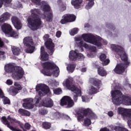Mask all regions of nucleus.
Masks as SVG:
<instances>
[{
    "label": "nucleus",
    "instance_id": "338daca9",
    "mask_svg": "<svg viewBox=\"0 0 131 131\" xmlns=\"http://www.w3.org/2000/svg\"><path fill=\"white\" fill-rule=\"evenodd\" d=\"M57 3H58L59 5H61V4H62V1H61V0H58V1H57Z\"/></svg>",
    "mask_w": 131,
    "mask_h": 131
},
{
    "label": "nucleus",
    "instance_id": "1a4fd4ad",
    "mask_svg": "<svg viewBox=\"0 0 131 131\" xmlns=\"http://www.w3.org/2000/svg\"><path fill=\"white\" fill-rule=\"evenodd\" d=\"M36 91L38 92V95L40 97H42L50 93V88L49 86L45 84H39L36 86Z\"/></svg>",
    "mask_w": 131,
    "mask_h": 131
},
{
    "label": "nucleus",
    "instance_id": "e433bc0d",
    "mask_svg": "<svg viewBox=\"0 0 131 131\" xmlns=\"http://www.w3.org/2000/svg\"><path fill=\"white\" fill-rule=\"evenodd\" d=\"M3 98H4L3 104H4V105H10L11 104V101H10V99H9V98L5 96Z\"/></svg>",
    "mask_w": 131,
    "mask_h": 131
},
{
    "label": "nucleus",
    "instance_id": "f03ea898",
    "mask_svg": "<svg viewBox=\"0 0 131 131\" xmlns=\"http://www.w3.org/2000/svg\"><path fill=\"white\" fill-rule=\"evenodd\" d=\"M31 16L27 18V22L29 27L33 31H35L42 27V21L39 17L40 11L39 9H32L31 10Z\"/></svg>",
    "mask_w": 131,
    "mask_h": 131
},
{
    "label": "nucleus",
    "instance_id": "bb28decb",
    "mask_svg": "<svg viewBox=\"0 0 131 131\" xmlns=\"http://www.w3.org/2000/svg\"><path fill=\"white\" fill-rule=\"evenodd\" d=\"M76 46L79 48L81 52H83V48H85V49L89 48V45L86 43H83V41H80L79 42H76Z\"/></svg>",
    "mask_w": 131,
    "mask_h": 131
},
{
    "label": "nucleus",
    "instance_id": "f8f14e48",
    "mask_svg": "<svg viewBox=\"0 0 131 131\" xmlns=\"http://www.w3.org/2000/svg\"><path fill=\"white\" fill-rule=\"evenodd\" d=\"M77 50L73 51L71 50L69 53V58L72 61H76L77 59H83L84 58V56L82 53H77Z\"/></svg>",
    "mask_w": 131,
    "mask_h": 131
},
{
    "label": "nucleus",
    "instance_id": "f3484780",
    "mask_svg": "<svg viewBox=\"0 0 131 131\" xmlns=\"http://www.w3.org/2000/svg\"><path fill=\"white\" fill-rule=\"evenodd\" d=\"M11 21L16 29L19 30L22 28V23H21V20H20L17 16H12Z\"/></svg>",
    "mask_w": 131,
    "mask_h": 131
},
{
    "label": "nucleus",
    "instance_id": "09e8293b",
    "mask_svg": "<svg viewBox=\"0 0 131 131\" xmlns=\"http://www.w3.org/2000/svg\"><path fill=\"white\" fill-rule=\"evenodd\" d=\"M6 83L8 85H12V84H13V80L11 79H8L6 81Z\"/></svg>",
    "mask_w": 131,
    "mask_h": 131
},
{
    "label": "nucleus",
    "instance_id": "f704fd0d",
    "mask_svg": "<svg viewBox=\"0 0 131 131\" xmlns=\"http://www.w3.org/2000/svg\"><path fill=\"white\" fill-rule=\"evenodd\" d=\"M88 1L89 2L85 6V9L86 10H90V9H91V8H92V7L94 6V1L95 0H88Z\"/></svg>",
    "mask_w": 131,
    "mask_h": 131
},
{
    "label": "nucleus",
    "instance_id": "4c0bfd02",
    "mask_svg": "<svg viewBox=\"0 0 131 131\" xmlns=\"http://www.w3.org/2000/svg\"><path fill=\"white\" fill-rule=\"evenodd\" d=\"M75 69V65L74 64H70L68 67L67 69L70 71V72H73L74 71V69Z\"/></svg>",
    "mask_w": 131,
    "mask_h": 131
},
{
    "label": "nucleus",
    "instance_id": "5fc2aeb1",
    "mask_svg": "<svg viewBox=\"0 0 131 131\" xmlns=\"http://www.w3.org/2000/svg\"><path fill=\"white\" fill-rule=\"evenodd\" d=\"M4 46H5L4 41L2 40V39H0V48H3Z\"/></svg>",
    "mask_w": 131,
    "mask_h": 131
},
{
    "label": "nucleus",
    "instance_id": "a18cd8bd",
    "mask_svg": "<svg viewBox=\"0 0 131 131\" xmlns=\"http://www.w3.org/2000/svg\"><path fill=\"white\" fill-rule=\"evenodd\" d=\"M4 2L5 4H10L11 3V0H0V8H2V6H3Z\"/></svg>",
    "mask_w": 131,
    "mask_h": 131
},
{
    "label": "nucleus",
    "instance_id": "393cba45",
    "mask_svg": "<svg viewBox=\"0 0 131 131\" xmlns=\"http://www.w3.org/2000/svg\"><path fill=\"white\" fill-rule=\"evenodd\" d=\"M11 14L8 12H5L0 17V22L1 23H4V22H6V21L9 20Z\"/></svg>",
    "mask_w": 131,
    "mask_h": 131
},
{
    "label": "nucleus",
    "instance_id": "b1692460",
    "mask_svg": "<svg viewBox=\"0 0 131 131\" xmlns=\"http://www.w3.org/2000/svg\"><path fill=\"white\" fill-rule=\"evenodd\" d=\"M2 30L5 34H8L13 30V28H12V26L10 25L7 23H4L2 26Z\"/></svg>",
    "mask_w": 131,
    "mask_h": 131
},
{
    "label": "nucleus",
    "instance_id": "2f4dec72",
    "mask_svg": "<svg viewBox=\"0 0 131 131\" xmlns=\"http://www.w3.org/2000/svg\"><path fill=\"white\" fill-rule=\"evenodd\" d=\"M42 127L44 129H50L52 127V123L49 122H43L42 123Z\"/></svg>",
    "mask_w": 131,
    "mask_h": 131
},
{
    "label": "nucleus",
    "instance_id": "9d476101",
    "mask_svg": "<svg viewBox=\"0 0 131 131\" xmlns=\"http://www.w3.org/2000/svg\"><path fill=\"white\" fill-rule=\"evenodd\" d=\"M60 106H67L66 108H72L74 106V101L70 96H63L60 100Z\"/></svg>",
    "mask_w": 131,
    "mask_h": 131
},
{
    "label": "nucleus",
    "instance_id": "680f3d73",
    "mask_svg": "<svg viewBox=\"0 0 131 131\" xmlns=\"http://www.w3.org/2000/svg\"><path fill=\"white\" fill-rule=\"evenodd\" d=\"M100 131H110V130H109V129H108L107 128H103L100 129Z\"/></svg>",
    "mask_w": 131,
    "mask_h": 131
},
{
    "label": "nucleus",
    "instance_id": "c03bdc74",
    "mask_svg": "<svg viewBox=\"0 0 131 131\" xmlns=\"http://www.w3.org/2000/svg\"><path fill=\"white\" fill-rule=\"evenodd\" d=\"M78 32V29L74 28V29L71 30L70 32V34L71 35H75V34H77Z\"/></svg>",
    "mask_w": 131,
    "mask_h": 131
},
{
    "label": "nucleus",
    "instance_id": "79ce46f5",
    "mask_svg": "<svg viewBox=\"0 0 131 131\" xmlns=\"http://www.w3.org/2000/svg\"><path fill=\"white\" fill-rule=\"evenodd\" d=\"M106 27L111 30H115V27L112 24H106Z\"/></svg>",
    "mask_w": 131,
    "mask_h": 131
},
{
    "label": "nucleus",
    "instance_id": "aec40b11",
    "mask_svg": "<svg viewBox=\"0 0 131 131\" xmlns=\"http://www.w3.org/2000/svg\"><path fill=\"white\" fill-rule=\"evenodd\" d=\"M42 105L47 108H52L54 106V101L50 98H46L43 99Z\"/></svg>",
    "mask_w": 131,
    "mask_h": 131
},
{
    "label": "nucleus",
    "instance_id": "6ab92c4d",
    "mask_svg": "<svg viewBox=\"0 0 131 131\" xmlns=\"http://www.w3.org/2000/svg\"><path fill=\"white\" fill-rule=\"evenodd\" d=\"M118 114H120L122 116L129 117V118L131 119V110L128 112L127 109L123 107H118Z\"/></svg>",
    "mask_w": 131,
    "mask_h": 131
},
{
    "label": "nucleus",
    "instance_id": "c9c22d12",
    "mask_svg": "<svg viewBox=\"0 0 131 131\" xmlns=\"http://www.w3.org/2000/svg\"><path fill=\"white\" fill-rule=\"evenodd\" d=\"M8 34L10 35L11 37H14L15 38H17L18 37V33L13 30H11V32H9Z\"/></svg>",
    "mask_w": 131,
    "mask_h": 131
},
{
    "label": "nucleus",
    "instance_id": "ddd939ff",
    "mask_svg": "<svg viewBox=\"0 0 131 131\" xmlns=\"http://www.w3.org/2000/svg\"><path fill=\"white\" fill-rule=\"evenodd\" d=\"M83 115L81 114H78L77 119L78 121H83V118H84V116H94V113L90 108H86L82 110Z\"/></svg>",
    "mask_w": 131,
    "mask_h": 131
},
{
    "label": "nucleus",
    "instance_id": "c756f323",
    "mask_svg": "<svg viewBox=\"0 0 131 131\" xmlns=\"http://www.w3.org/2000/svg\"><path fill=\"white\" fill-rule=\"evenodd\" d=\"M68 89L72 92H74V93H77L78 95H80V92H81V90L78 89V88H77V86H75V85L72 84L71 86L69 87Z\"/></svg>",
    "mask_w": 131,
    "mask_h": 131
},
{
    "label": "nucleus",
    "instance_id": "3c124183",
    "mask_svg": "<svg viewBox=\"0 0 131 131\" xmlns=\"http://www.w3.org/2000/svg\"><path fill=\"white\" fill-rule=\"evenodd\" d=\"M65 10H66V6H65L64 5H62L60 8V11H61V12H63L65 11Z\"/></svg>",
    "mask_w": 131,
    "mask_h": 131
},
{
    "label": "nucleus",
    "instance_id": "603ef678",
    "mask_svg": "<svg viewBox=\"0 0 131 131\" xmlns=\"http://www.w3.org/2000/svg\"><path fill=\"white\" fill-rule=\"evenodd\" d=\"M4 92H3V90H2V89L0 88V98H4Z\"/></svg>",
    "mask_w": 131,
    "mask_h": 131
},
{
    "label": "nucleus",
    "instance_id": "9b49d317",
    "mask_svg": "<svg viewBox=\"0 0 131 131\" xmlns=\"http://www.w3.org/2000/svg\"><path fill=\"white\" fill-rule=\"evenodd\" d=\"M76 20V16L74 14H66L63 15L60 20L61 24H67L71 22H74Z\"/></svg>",
    "mask_w": 131,
    "mask_h": 131
},
{
    "label": "nucleus",
    "instance_id": "13d9d810",
    "mask_svg": "<svg viewBox=\"0 0 131 131\" xmlns=\"http://www.w3.org/2000/svg\"><path fill=\"white\" fill-rule=\"evenodd\" d=\"M64 118L65 119H67V120H69V119H70V117H69L68 115H65L64 116Z\"/></svg>",
    "mask_w": 131,
    "mask_h": 131
},
{
    "label": "nucleus",
    "instance_id": "6e6d98bb",
    "mask_svg": "<svg viewBox=\"0 0 131 131\" xmlns=\"http://www.w3.org/2000/svg\"><path fill=\"white\" fill-rule=\"evenodd\" d=\"M91 50L92 52H96V51H97V48H96V47H92Z\"/></svg>",
    "mask_w": 131,
    "mask_h": 131
},
{
    "label": "nucleus",
    "instance_id": "4d7b16f0",
    "mask_svg": "<svg viewBox=\"0 0 131 131\" xmlns=\"http://www.w3.org/2000/svg\"><path fill=\"white\" fill-rule=\"evenodd\" d=\"M91 25L89 23H86L84 25V27L85 28H90Z\"/></svg>",
    "mask_w": 131,
    "mask_h": 131
},
{
    "label": "nucleus",
    "instance_id": "e2e57ef3",
    "mask_svg": "<svg viewBox=\"0 0 131 131\" xmlns=\"http://www.w3.org/2000/svg\"><path fill=\"white\" fill-rule=\"evenodd\" d=\"M81 72H85L86 71V68H83L81 70Z\"/></svg>",
    "mask_w": 131,
    "mask_h": 131
},
{
    "label": "nucleus",
    "instance_id": "4468645a",
    "mask_svg": "<svg viewBox=\"0 0 131 131\" xmlns=\"http://www.w3.org/2000/svg\"><path fill=\"white\" fill-rule=\"evenodd\" d=\"M45 46L48 50V53L50 56H52L55 52V44L53 42L52 39H49L45 42Z\"/></svg>",
    "mask_w": 131,
    "mask_h": 131
},
{
    "label": "nucleus",
    "instance_id": "0e129e2a",
    "mask_svg": "<svg viewBox=\"0 0 131 131\" xmlns=\"http://www.w3.org/2000/svg\"><path fill=\"white\" fill-rule=\"evenodd\" d=\"M128 124L129 127L131 128V120H128Z\"/></svg>",
    "mask_w": 131,
    "mask_h": 131
},
{
    "label": "nucleus",
    "instance_id": "8fccbe9b",
    "mask_svg": "<svg viewBox=\"0 0 131 131\" xmlns=\"http://www.w3.org/2000/svg\"><path fill=\"white\" fill-rule=\"evenodd\" d=\"M61 34H62V33L61 32V31H58L56 32V37H60Z\"/></svg>",
    "mask_w": 131,
    "mask_h": 131
},
{
    "label": "nucleus",
    "instance_id": "f257e3e1",
    "mask_svg": "<svg viewBox=\"0 0 131 131\" xmlns=\"http://www.w3.org/2000/svg\"><path fill=\"white\" fill-rule=\"evenodd\" d=\"M111 48L115 52L117 55L120 56L122 63H119L116 65L114 71L117 74H122L125 71V68H127V66L129 65V61H128V57L124 51V49L118 45L113 44L111 45Z\"/></svg>",
    "mask_w": 131,
    "mask_h": 131
},
{
    "label": "nucleus",
    "instance_id": "0eeeda50",
    "mask_svg": "<svg viewBox=\"0 0 131 131\" xmlns=\"http://www.w3.org/2000/svg\"><path fill=\"white\" fill-rule=\"evenodd\" d=\"M23 42L24 46L27 47V49L25 50L26 53L27 54H32L34 53L35 47L33 46V39L32 37L27 36L23 39Z\"/></svg>",
    "mask_w": 131,
    "mask_h": 131
},
{
    "label": "nucleus",
    "instance_id": "72a5a7b5",
    "mask_svg": "<svg viewBox=\"0 0 131 131\" xmlns=\"http://www.w3.org/2000/svg\"><path fill=\"white\" fill-rule=\"evenodd\" d=\"M92 124V121L91 119L86 118L84 119L83 125L84 126H90Z\"/></svg>",
    "mask_w": 131,
    "mask_h": 131
},
{
    "label": "nucleus",
    "instance_id": "58836bf2",
    "mask_svg": "<svg viewBox=\"0 0 131 131\" xmlns=\"http://www.w3.org/2000/svg\"><path fill=\"white\" fill-rule=\"evenodd\" d=\"M48 110L45 108H42L39 110V114H41V115H46V114H48Z\"/></svg>",
    "mask_w": 131,
    "mask_h": 131
},
{
    "label": "nucleus",
    "instance_id": "bf43d9fd",
    "mask_svg": "<svg viewBox=\"0 0 131 131\" xmlns=\"http://www.w3.org/2000/svg\"><path fill=\"white\" fill-rule=\"evenodd\" d=\"M50 37V36L49 35V34H45L43 36V38H45V39H48V38H49Z\"/></svg>",
    "mask_w": 131,
    "mask_h": 131
},
{
    "label": "nucleus",
    "instance_id": "473e14b6",
    "mask_svg": "<svg viewBox=\"0 0 131 131\" xmlns=\"http://www.w3.org/2000/svg\"><path fill=\"white\" fill-rule=\"evenodd\" d=\"M98 93V89L95 88L94 86H91L89 90V94L90 95H95Z\"/></svg>",
    "mask_w": 131,
    "mask_h": 131
},
{
    "label": "nucleus",
    "instance_id": "7c9ffc66",
    "mask_svg": "<svg viewBox=\"0 0 131 131\" xmlns=\"http://www.w3.org/2000/svg\"><path fill=\"white\" fill-rule=\"evenodd\" d=\"M63 83H64L66 88L69 89L73 83V79L72 78H69L66 80Z\"/></svg>",
    "mask_w": 131,
    "mask_h": 131
},
{
    "label": "nucleus",
    "instance_id": "49530a36",
    "mask_svg": "<svg viewBox=\"0 0 131 131\" xmlns=\"http://www.w3.org/2000/svg\"><path fill=\"white\" fill-rule=\"evenodd\" d=\"M54 93L55 94V95H60L61 93H62V90L61 89H56L54 90Z\"/></svg>",
    "mask_w": 131,
    "mask_h": 131
},
{
    "label": "nucleus",
    "instance_id": "5701e85b",
    "mask_svg": "<svg viewBox=\"0 0 131 131\" xmlns=\"http://www.w3.org/2000/svg\"><path fill=\"white\" fill-rule=\"evenodd\" d=\"M106 58L107 56L105 54H101L99 56V59L101 61L103 66H106L110 63V60Z\"/></svg>",
    "mask_w": 131,
    "mask_h": 131
},
{
    "label": "nucleus",
    "instance_id": "de8ad7c7",
    "mask_svg": "<svg viewBox=\"0 0 131 131\" xmlns=\"http://www.w3.org/2000/svg\"><path fill=\"white\" fill-rule=\"evenodd\" d=\"M41 100V97H35L36 104H39V102H40Z\"/></svg>",
    "mask_w": 131,
    "mask_h": 131
},
{
    "label": "nucleus",
    "instance_id": "a878e982",
    "mask_svg": "<svg viewBox=\"0 0 131 131\" xmlns=\"http://www.w3.org/2000/svg\"><path fill=\"white\" fill-rule=\"evenodd\" d=\"M83 0H72L71 4L75 9H80Z\"/></svg>",
    "mask_w": 131,
    "mask_h": 131
},
{
    "label": "nucleus",
    "instance_id": "cd10ccee",
    "mask_svg": "<svg viewBox=\"0 0 131 131\" xmlns=\"http://www.w3.org/2000/svg\"><path fill=\"white\" fill-rule=\"evenodd\" d=\"M18 113L22 116H30L31 115L30 112L23 108H19L18 110Z\"/></svg>",
    "mask_w": 131,
    "mask_h": 131
},
{
    "label": "nucleus",
    "instance_id": "ea45409f",
    "mask_svg": "<svg viewBox=\"0 0 131 131\" xmlns=\"http://www.w3.org/2000/svg\"><path fill=\"white\" fill-rule=\"evenodd\" d=\"M55 70H54L53 72H52V74L55 76H59V72L60 71L59 70V67H57L55 68Z\"/></svg>",
    "mask_w": 131,
    "mask_h": 131
},
{
    "label": "nucleus",
    "instance_id": "a211bd4d",
    "mask_svg": "<svg viewBox=\"0 0 131 131\" xmlns=\"http://www.w3.org/2000/svg\"><path fill=\"white\" fill-rule=\"evenodd\" d=\"M89 82L92 84V85H94V86H96L98 90H100L101 89V86H102V81L98 78H90L89 79Z\"/></svg>",
    "mask_w": 131,
    "mask_h": 131
},
{
    "label": "nucleus",
    "instance_id": "052dcab7",
    "mask_svg": "<svg viewBox=\"0 0 131 131\" xmlns=\"http://www.w3.org/2000/svg\"><path fill=\"white\" fill-rule=\"evenodd\" d=\"M81 98H82V101L85 102V100L86 99V97L82 96Z\"/></svg>",
    "mask_w": 131,
    "mask_h": 131
},
{
    "label": "nucleus",
    "instance_id": "4be33fe9",
    "mask_svg": "<svg viewBox=\"0 0 131 131\" xmlns=\"http://www.w3.org/2000/svg\"><path fill=\"white\" fill-rule=\"evenodd\" d=\"M95 68H97V73L100 76H106L107 75V71L104 69V67L95 64Z\"/></svg>",
    "mask_w": 131,
    "mask_h": 131
},
{
    "label": "nucleus",
    "instance_id": "2eb2a0df",
    "mask_svg": "<svg viewBox=\"0 0 131 131\" xmlns=\"http://www.w3.org/2000/svg\"><path fill=\"white\" fill-rule=\"evenodd\" d=\"M24 103H23V107L25 109H33L34 108V105L33 104V98H26L23 99Z\"/></svg>",
    "mask_w": 131,
    "mask_h": 131
},
{
    "label": "nucleus",
    "instance_id": "864d4df0",
    "mask_svg": "<svg viewBox=\"0 0 131 131\" xmlns=\"http://www.w3.org/2000/svg\"><path fill=\"white\" fill-rule=\"evenodd\" d=\"M107 114H108V116H110V117H112V116H113V115H114V114L113 113V112H112V111L108 112Z\"/></svg>",
    "mask_w": 131,
    "mask_h": 131
},
{
    "label": "nucleus",
    "instance_id": "dca6fc26",
    "mask_svg": "<svg viewBox=\"0 0 131 131\" xmlns=\"http://www.w3.org/2000/svg\"><path fill=\"white\" fill-rule=\"evenodd\" d=\"M14 86L16 87H11L9 89V93L12 96H16L19 93V91H21L22 86L17 82H14Z\"/></svg>",
    "mask_w": 131,
    "mask_h": 131
},
{
    "label": "nucleus",
    "instance_id": "412c9836",
    "mask_svg": "<svg viewBox=\"0 0 131 131\" xmlns=\"http://www.w3.org/2000/svg\"><path fill=\"white\" fill-rule=\"evenodd\" d=\"M40 60L41 61H48L49 60V54L46 52L45 47L40 48Z\"/></svg>",
    "mask_w": 131,
    "mask_h": 131
},
{
    "label": "nucleus",
    "instance_id": "a19ab883",
    "mask_svg": "<svg viewBox=\"0 0 131 131\" xmlns=\"http://www.w3.org/2000/svg\"><path fill=\"white\" fill-rule=\"evenodd\" d=\"M31 2L36 6H40L41 5V0H31Z\"/></svg>",
    "mask_w": 131,
    "mask_h": 131
},
{
    "label": "nucleus",
    "instance_id": "69168bd1",
    "mask_svg": "<svg viewBox=\"0 0 131 131\" xmlns=\"http://www.w3.org/2000/svg\"><path fill=\"white\" fill-rule=\"evenodd\" d=\"M5 52L4 51H0V56H4L5 55Z\"/></svg>",
    "mask_w": 131,
    "mask_h": 131
},
{
    "label": "nucleus",
    "instance_id": "37998d69",
    "mask_svg": "<svg viewBox=\"0 0 131 131\" xmlns=\"http://www.w3.org/2000/svg\"><path fill=\"white\" fill-rule=\"evenodd\" d=\"M75 94H76V95H74L73 99L74 101L76 102V101H77V100L78 99V97H80V96H81V92H80V94H78V93H76Z\"/></svg>",
    "mask_w": 131,
    "mask_h": 131
},
{
    "label": "nucleus",
    "instance_id": "774afa93",
    "mask_svg": "<svg viewBox=\"0 0 131 131\" xmlns=\"http://www.w3.org/2000/svg\"><path fill=\"white\" fill-rule=\"evenodd\" d=\"M129 40L130 42H131V34L128 36Z\"/></svg>",
    "mask_w": 131,
    "mask_h": 131
},
{
    "label": "nucleus",
    "instance_id": "39448f33",
    "mask_svg": "<svg viewBox=\"0 0 131 131\" xmlns=\"http://www.w3.org/2000/svg\"><path fill=\"white\" fill-rule=\"evenodd\" d=\"M82 38L86 42H89V43H92L96 47H102V46L103 39L98 35L95 36L92 34H83Z\"/></svg>",
    "mask_w": 131,
    "mask_h": 131
},
{
    "label": "nucleus",
    "instance_id": "423d86ee",
    "mask_svg": "<svg viewBox=\"0 0 131 131\" xmlns=\"http://www.w3.org/2000/svg\"><path fill=\"white\" fill-rule=\"evenodd\" d=\"M41 66L43 68L41 70V72L46 76H52L53 73L51 70H54L55 68H58L56 63L53 61H47L41 63Z\"/></svg>",
    "mask_w": 131,
    "mask_h": 131
},
{
    "label": "nucleus",
    "instance_id": "6e6552de",
    "mask_svg": "<svg viewBox=\"0 0 131 131\" xmlns=\"http://www.w3.org/2000/svg\"><path fill=\"white\" fill-rule=\"evenodd\" d=\"M41 8L43 12V16L46 18V21L47 22H52L53 18H54V14L51 6L48 4H45L42 5Z\"/></svg>",
    "mask_w": 131,
    "mask_h": 131
},
{
    "label": "nucleus",
    "instance_id": "c85d7f7f",
    "mask_svg": "<svg viewBox=\"0 0 131 131\" xmlns=\"http://www.w3.org/2000/svg\"><path fill=\"white\" fill-rule=\"evenodd\" d=\"M11 50L13 55L15 56H19L21 54V49L19 47L13 46L11 47Z\"/></svg>",
    "mask_w": 131,
    "mask_h": 131
},
{
    "label": "nucleus",
    "instance_id": "7ed1b4c3",
    "mask_svg": "<svg viewBox=\"0 0 131 131\" xmlns=\"http://www.w3.org/2000/svg\"><path fill=\"white\" fill-rule=\"evenodd\" d=\"M112 100L115 105L118 106L123 103L124 105L131 106V97L128 95H122L120 90H114L112 91Z\"/></svg>",
    "mask_w": 131,
    "mask_h": 131
},
{
    "label": "nucleus",
    "instance_id": "20e7f679",
    "mask_svg": "<svg viewBox=\"0 0 131 131\" xmlns=\"http://www.w3.org/2000/svg\"><path fill=\"white\" fill-rule=\"evenodd\" d=\"M5 70L6 72L8 73H16V74L12 75V78L14 80H20L23 78L25 72L21 67H15L14 65L9 63L5 66Z\"/></svg>",
    "mask_w": 131,
    "mask_h": 131
}]
</instances>
